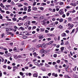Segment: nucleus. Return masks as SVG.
Segmentation results:
<instances>
[{
	"label": "nucleus",
	"instance_id": "nucleus-22",
	"mask_svg": "<svg viewBox=\"0 0 78 78\" xmlns=\"http://www.w3.org/2000/svg\"><path fill=\"white\" fill-rule=\"evenodd\" d=\"M41 70H43V71H45L46 70L45 69V68H42L41 69Z\"/></svg>",
	"mask_w": 78,
	"mask_h": 78
},
{
	"label": "nucleus",
	"instance_id": "nucleus-6",
	"mask_svg": "<svg viewBox=\"0 0 78 78\" xmlns=\"http://www.w3.org/2000/svg\"><path fill=\"white\" fill-rule=\"evenodd\" d=\"M60 8V7L59 6H57L56 7V10L57 11H58L59 10V9Z\"/></svg>",
	"mask_w": 78,
	"mask_h": 78
},
{
	"label": "nucleus",
	"instance_id": "nucleus-56",
	"mask_svg": "<svg viewBox=\"0 0 78 78\" xmlns=\"http://www.w3.org/2000/svg\"><path fill=\"white\" fill-rule=\"evenodd\" d=\"M59 47H60L59 44H58L56 46V47H57V48H59Z\"/></svg>",
	"mask_w": 78,
	"mask_h": 78
},
{
	"label": "nucleus",
	"instance_id": "nucleus-30",
	"mask_svg": "<svg viewBox=\"0 0 78 78\" xmlns=\"http://www.w3.org/2000/svg\"><path fill=\"white\" fill-rule=\"evenodd\" d=\"M5 29H6V31H7V32H8V31H9V28H5Z\"/></svg>",
	"mask_w": 78,
	"mask_h": 78
},
{
	"label": "nucleus",
	"instance_id": "nucleus-15",
	"mask_svg": "<svg viewBox=\"0 0 78 78\" xmlns=\"http://www.w3.org/2000/svg\"><path fill=\"white\" fill-rule=\"evenodd\" d=\"M20 29H21V30H22L23 31V30H25V28L22 27H20Z\"/></svg>",
	"mask_w": 78,
	"mask_h": 78
},
{
	"label": "nucleus",
	"instance_id": "nucleus-40",
	"mask_svg": "<svg viewBox=\"0 0 78 78\" xmlns=\"http://www.w3.org/2000/svg\"><path fill=\"white\" fill-rule=\"evenodd\" d=\"M76 33H77L78 32V28L77 27L76 28Z\"/></svg>",
	"mask_w": 78,
	"mask_h": 78
},
{
	"label": "nucleus",
	"instance_id": "nucleus-33",
	"mask_svg": "<svg viewBox=\"0 0 78 78\" xmlns=\"http://www.w3.org/2000/svg\"><path fill=\"white\" fill-rule=\"evenodd\" d=\"M20 75H21V76H23V73L22 72H20Z\"/></svg>",
	"mask_w": 78,
	"mask_h": 78
},
{
	"label": "nucleus",
	"instance_id": "nucleus-59",
	"mask_svg": "<svg viewBox=\"0 0 78 78\" xmlns=\"http://www.w3.org/2000/svg\"><path fill=\"white\" fill-rule=\"evenodd\" d=\"M36 21H32L31 23H36Z\"/></svg>",
	"mask_w": 78,
	"mask_h": 78
},
{
	"label": "nucleus",
	"instance_id": "nucleus-14",
	"mask_svg": "<svg viewBox=\"0 0 78 78\" xmlns=\"http://www.w3.org/2000/svg\"><path fill=\"white\" fill-rule=\"evenodd\" d=\"M33 76L34 77H37V74L34 73V74Z\"/></svg>",
	"mask_w": 78,
	"mask_h": 78
},
{
	"label": "nucleus",
	"instance_id": "nucleus-20",
	"mask_svg": "<svg viewBox=\"0 0 78 78\" xmlns=\"http://www.w3.org/2000/svg\"><path fill=\"white\" fill-rule=\"evenodd\" d=\"M12 33L11 32H8L6 33V34L8 35V34H12Z\"/></svg>",
	"mask_w": 78,
	"mask_h": 78
},
{
	"label": "nucleus",
	"instance_id": "nucleus-27",
	"mask_svg": "<svg viewBox=\"0 0 78 78\" xmlns=\"http://www.w3.org/2000/svg\"><path fill=\"white\" fill-rule=\"evenodd\" d=\"M23 39H27V38H28V37L27 36H23Z\"/></svg>",
	"mask_w": 78,
	"mask_h": 78
},
{
	"label": "nucleus",
	"instance_id": "nucleus-29",
	"mask_svg": "<svg viewBox=\"0 0 78 78\" xmlns=\"http://www.w3.org/2000/svg\"><path fill=\"white\" fill-rule=\"evenodd\" d=\"M12 20L14 21H16L17 20L16 18H13L12 19Z\"/></svg>",
	"mask_w": 78,
	"mask_h": 78
},
{
	"label": "nucleus",
	"instance_id": "nucleus-11",
	"mask_svg": "<svg viewBox=\"0 0 78 78\" xmlns=\"http://www.w3.org/2000/svg\"><path fill=\"white\" fill-rule=\"evenodd\" d=\"M26 18H27V16H24L22 20H25V19H26Z\"/></svg>",
	"mask_w": 78,
	"mask_h": 78
},
{
	"label": "nucleus",
	"instance_id": "nucleus-25",
	"mask_svg": "<svg viewBox=\"0 0 78 78\" xmlns=\"http://www.w3.org/2000/svg\"><path fill=\"white\" fill-rule=\"evenodd\" d=\"M33 55H34V56L35 58H36V56H37V54H36V52H34L33 53Z\"/></svg>",
	"mask_w": 78,
	"mask_h": 78
},
{
	"label": "nucleus",
	"instance_id": "nucleus-3",
	"mask_svg": "<svg viewBox=\"0 0 78 78\" xmlns=\"http://www.w3.org/2000/svg\"><path fill=\"white\" fill-rule=\"evenodd\" d=\"M61 36L62 37H66V36H67V35H66V33H63L61 34Z\"/></svg>",
	"mask_w": 78,
	"mask_h": 78
},
{
	"label": "nucleus",
	"instance_id": "nucleus-2",
	"mask_svg": "<svg viewBox=\"0 0 78 78\" xmlns=\"http://www.w3.org/2000/svg\"><path fill=\"white\" fill-rule=\"evenodd\" d=\"M70 5L73 6H76V4L75 2L71 3L70 4Z\"/></svg>",
	"mask_w": 78,
	"mask_h": 78
},
{
	"label": "nucleus",
	"instance_id": "nucleus-49",
	"mask_svg": "<svg viewBox=\"0 0 78 78\" xmlns=\"http://www.w3.org/2000/svg\"><path fill=\"white\" fill-rule=\"evenodd\" d=\"M66 33H69V30H66Z\"/></svg>",
	"mask_w": 78,
	"mask_h": 78
},
{
	"label": "nucleus",
	"instance_id": "nucleus-43",
	"mask_svg": "<svg viewBox=\"0 0 78 78\" xmlns=\"http://www.w3.org/2000/svg\"><path fill=\"white\" fill-rule=\"evenodd\" d=\"M14 67V69H15V70H16L17 69H18V68L16 67V66H13Z\"/></svg>",
	"mask_w": 78,
	"mask_h": 78
},
{
	"label": "nucleus",
	"instance_id": "nucleus-39",
	"mask_svg": "<svg viewBox=\"0 0 78 78\" xmlns=\"http://www.w3.org/2000/svg\"><path fill=\"white\" fill-rule=\"evenodd\" d=\"M27 24L28 25H30V21H28L27 22Z\"/></svg>",
	"mask_w": 78,
	"mask_h": 78
},
{
	"label": "nucleus",
	"instance_id": "nucleus-26",
	"mask_svg": "<svg viewBox=\"0 0 78 78\" xmlns=\"http://www.w3.org/2000/svg\"><path fill=\"white\" fill-rule=\"evenodd\" d=\"M40 47H42L41 44H38L37 46V48H40Z\"/></svg>",
	"mask_w": 78,
	"mask_h": 78
},
{
	"label": "nucleus",
	"instance_id": "nucleus-48",
	"mask_svg": "<svg viewBox=\"0 0 78 78\" xmlns=\"http://www.w3.org/2000/svg\"><path fill=\"white\" fill-rule=\"evenodd\" d=\"M69 44V42L66 41V43L65 44V45H68Z\"/></svg>",
	"mask_w": 78,
	"mask_h": 78
},
{
	"label": "nucleus",
	"instance_id": "nucleus-38",
	"mask_svg": "<svg viewBox=\"0 0 78 78\" xmlns=\"http://www.w3.org/2000/svg\"><path fill=\"white\" fill-rule=\"evenodd\" d=\"M75 20H78V17H76V18L74 19Z\"/></svg>",
	"mask_w": 78,
	"mask_h": 78
},
{
	"label": "nucleus",
	"instance_id": "nucleus-42",
	"mask_svg": "<svg viewBox=\"0 0 78 78\" xmlns=\"http://www.w3.org/2000/svg\"><path fill=\"white\" fill-rule=\"evenodd\" d=\"M63 4H64V3H63V2H60L59 4L60 5H63Z\"/></svg>",
	"mask_w": 78,
	"mask_h": 78
},
{
	"label": "nucleus",
	"instance_id": "nucleus-12",
	"mask_svg": "<svg viewBox=\"0 0 78 78\" xmlns=\"http://www.w3.org/2000/svg\"><path fill=\"white\" fill-rule=\"evenodd\" d=\"M45 67H50V66L48 65V64H47V63L45 64Z\"/></svg>",
	"mask_w": 78,
	"mask_h": 78
},
{
	"label": "nucleus",
	"instance_id": "nucleus-57",
	"mask_svg": "<svg viewBox=\"0 0 78 78\" xmlns=\"http://www.w3.org/2000/svg\"><path fill=\"white\" fill-rule=\"evenodd\" d=\"M76 12V11H75V10L73 9L72 11V12L73 13H74V12Z\"/></svg>",
	"mask_w": 78,
	"mask_h": 78
},
{
	"label": "nucleus",
	"instance_id": "nucleus-52",
	"mask_svg": "<svg viewBox=\"0 0 78 78\" xmlns=\"http://www.w3.org/2000/svg\"><path fill=\"white\" fill-rule=\"evenodd\" d=\"M7 2H8V3H11V0H8Z\"/></svg>",
	"mask_w": 78,
	"mask_h": 78
},
{
	"label": "nucleus",
	"instance_id": "nucleus-63",
	"mask_svg": "<svg viewBox=\"0 0 78 78\" xmlns=\"http://www.w3.org/2000/svg\"><path fill=\"white\" fill-rule=\"evenodd\" d=\"M48 44V43L44 45V47H46V46H47V45Z\"/></svg>",
	"mask_w": 78,
	"mask_h": 78
},
{
	"label": "nucleus",
	"instance_id": "nucleus-10",
	"mask_svg": "<svg viewBox=\"0 0 78 78\" xmlns=\"http://www.w3.org/2000/svg\"><path fill=\"white\" fill-rule=\"evenodd\" d=\"M24 33H26V35L27 36H29V35H30V34H28V31H25Z\"/></svg>",
	"mask_w": 78,
	"mask_h": 78
},
{
	"label": "nucleus",
	"instance_id": "nucleus-60",
	"mask_svg": "<svg viewBox=\"0 0 78 78\" xmlns=\"http://www.w3.org/2000/svg\"><path fill=\"white\" fill-rule=\"evenodd\" d=\"M49 10L50 11H51V12H52V10H53L51 8H49Z\"/></svg>",
	"mask_w": 78,
	"mask_h": 78
},
{
	"label": "nucleus",
	"instance_id": "nucleus-54",
	"mask_svg": "<svg viewBox=\"0 0 78 78\" xmlns=\"http://www.w3.org/2000/svg\"><path fill=\"white\" fill-rule=\"evenodd\" d=\"M31 9H28L27 11L28 12H30L31 11Z\"/></svg>",
	"mask_w": 78,
	"mask_h": 78
},
{
	"label": "nucleus",
	"instance_id": "nucleus-18",
	"mask_svg": "<svg viewBox=\"0 0 78 78\" xmlns=\"http://www.w3.org/2000/svg\"><path fill=\"white\" fill-rule=\"evenodd\" d=\"M23 23H19L18 24V25L19 26H21V25H23Z\"/></svg>",
	"mask_w": 78,
	"mask_h": 78
},
{
	"label": "nucleus",
	"instance_id": "nucleus-50",
	"mask_svg": "<svg viewBox=\"0 0 78 78\" xmlns=\"http://www.w3.org/2000/svg\"><path fill=\"white\" fill-rule=\"evenodd\" d=\"M61 50H63L64 49V47H62L61 48H60Z\"/></svg>",
	"mask_w": 78,
	"mask_h": 78
},
{
	"label": "nucleus",
	"instance_id": "nucleus-51",
	"mask_svg": "<svg viewBox=\"0 0 78 78\" xmlns=\"http://www.w3.org/2000/svg\"><path fill=\"white\" fill-rule=\"evenodd\" d=\"M8 69L10 70V69H11V67H10V66H8Z\"/></svg>",
	"mask_w": 78,
	"mask_h": 78
},
{
	"label": "nucleus",
	"instance_id": "nucleus-34",
	"mask_svg": "<svg viewBox=\"0 0 78 78\" xmlns=\"http://www.w3.org/2000/svg\"><path fill=\"white\" fill-rule=\"evenodd\" d=\"M61 62V60H57V63H58V64H59V63H60V62Z\"/></svg>",
	"mask_w": 78,
	"mask_h": 78
},
{
	"label": "nucleus",
	"instance_id": "nucleus-4",
	"mask_svg": "<svg viewBox=\"0 0 78 78\" xmlns=\"http://www.w3.org/2000/svg\"><path fill=\"white\" fill-rule=\"evenodd\" d=\"M59 14H60L61 15H62V14H64V12H62V9H61L60 10L59 12Z\"/></svg>",
	"mask_w": 78,
	"mask_h": 78
},
{
	"label": "nucleus",
	"instance_id": "nucleus-1",
	"mask_svg": "<svg viewBox=\"0 0 78 78\" xmlns=\"http://www.w3.org/2000/svg\"><path fill=\"white\" fill-rule=\"evenodd\" d=\"M60 30H62L63 29V26L60 25L59 26L57 27Z\"/></svg>",
	"mask_w": 78,
	"mask_h": 78
},
{
	"label": "nucleus",
	"instance_id": "nucleus-53",
	"mask_svg": "<svg viewBox=\"0 0 78 78\" xmlns=\"http://www.w3.org/2000/svg\"><path fill=\"white\" fill-rule=\"evenodd\" d=\"M19 19V20H21L22 21H23V20H22V19H23V18H21V17H20V18H19V19Z\"/></svg>",
	"mask_w": 78,
	"mask_h": 78
},
{
	"label": "nucleus",
	"instance_id": "nucleus-58",
	"mask_svg": "<svg viewBox=\"0 0 78 78\" xmlns=\"http://www.w3.org/2000/svg\"><path fill=\"white\" fill-rule=\"evenodd\" d=\"M40 19H44V16H41L40 17Z\"/></svg>",
	"mask_w": 78,
	"mask_h": 78
},
{
	"label": "nucleus",
	"instance_id": "nucleus-35",
	"mask_svg": "<svg viewBox=\"0 0 78 78\" xmlns=\"http://www.w3.org/2000/svg\"><path fill=\"white\" fill-rule=\"evenodd\" d=\"M46 4L45 3H42L41 4V5L42 6H45V5H46Z\"/></svg>",
	"mask_w": 78,
	"mask_h": 78
},
{
	"label": "nucleus",
	"instance_id": "nucleus-9",
	"mask_svg": "<svg viewBox=\"0 0 78 78\" xmlns=\"http://www.w3.org/2000/svg\"><path fill=\"white\" fill-rule=\"evenodd\" d=\"M13 51H15V52H17L18 50H17V49L16 48V47H15V48H14L13 49Z\"/></svg>",
	"mask_w": 78,
	"mask_h": 78
},
{
	"label": "nucleus",
	"instance_id": "nucleus-24",
	"mask_svg": "<svg viewBox=\"0 0 78 78\" xmlns=\"http://www.w3.org/2000/svg\"><path fill=\"white\" fill-rule=\"evenodd\" d=\"M68 19L69 22H70L72 20V18L71 17L69 18Z\"/></svg>",
	"mask_w": 78,
	"mask_h": 78
},
{
	"label": "nucleus",
	"instance_id": "nucleus-23",
	"mask_svg": "<svg viewBox=\"0 0 78 78\" xmlns=\"http://www.w3.org/2000/svg\"><path fill=\"white\" fill-rule=\"evenodd\" d=\"M53 43V41H51L48 43V45H50V44Z\"/></svg>",
	"mask_w": 78,
	"mask_h": 78
},
{
	"label": "nucleus",
	"instance_id": "nucleus-45",
	"mask_svg": "<svg viewBox=\"0 0 78 78\" xmlns=\"http://www.w3.org/2000/svg\"><path fill=\"white\" fill-rule=\"evenodd\" d=\"M68 76V75H65L64 77L65 78H67V77Z\"/></svg>",
	"mask_w": 78,
	"mask_h": 78
},
{
	"label": "nucleus",
	"instance_id": "nucleus-5",
	"mask_svg": "<svg viewBox=\"0 0 78 78\" xmlns=\"http://www.w3.org/2000/svg\"><path fill=\"white\" fill-rule=\"evenodd\" d=\"M44 38V36L42 35H40L39 36V39H43Z\"/></svg>",
	"mask_w": 78,
	"mask_h": 78
},
{
	"label": "nucleus",
	"instance_id": "nucleus-62",
	"mask_svg": "<svg viewBox=\"0 0 78 78\" xmlns=\"http://www.w3.org/2000/svg\"><path fill=\"white\" fill-rule=\"evenodd\" d=\"M24 69H28V67L26 66L24 67Z\"/></svg>",
	"mask_w": 78,
	"mask_h": 78
},
{
	"label": "nucleus",
	"instance_id": "nucleus-64",
	"mask_svg": "<svg viewBox=\"0 0 78 78\" xmlns=\"http://www.w3.org/2000/svg\"><path fill=\"white\" fill-rule=\"evenodd\" d=\"M47 39L48 41H50L51 40V38H47Z\"/></svg>",
	"mask_w": 78,
	"mask_h": 78
},
{
	"label": "nucleus",
	"instance_id": "nucleus-21",
	"mask_svg": "<svg viewBox=\"0 0 78 78\" xmlns=\"http://www.w3.org/2000/svg\"><path fill=\"white\" fill-rule=\"evenodd\" d=\"M44 30H45L44 28H41L40 29L41 31H44Z\"/></svg>",
	"mask_w": 78,
	"mask_h": 78
},
{
	"label": "nucleus",
	"instance_id": "nucleus-19",
	"mask_svg": "<svg viewBox=\"0 0 78 78\" xmlns=\"http://www.w3.org/2000/svg\"><path fill=\"white\" fill-rule=\"evenodd\" d=\"M0 58H1V59H2V62H4V59L3 58V57H2L1 56L0 57Z\"/></svg>",
	"mask_w": 78,
	"mask_h": 78
},
{
	"label": "nucleus",
	"instance_id": "nucleus-44",
	"mask_svg": "<svg viewBox=\"0 0 78 78\" xmlns=\"http://www.w3.org/2000/svg\"><path fill=\"white\" fill-rule=\"evenodd\" d=\"M56 63L55 62H53L52 63V65H53V66H54L55 65V64H56Z\"/></svg>",
	"mask_w": 78,
	"mask_h": 78
},
{
	"label": "nucleus",
	"instance_id": "nucleus-47",
	"mask_svg": "<svg viewBox=\"0 0 78 78\" xmlns=\"http://www.w3.org/2000/svg\"><path fill=\"white\" fill-rule=\"evenodd\" d=\"M69 67V65H67L66 66L65 68L66 69H68Z\"/></svg>",
	"mask_w": 78,
	"mask_h": 78
},
{
	"label": "nucleus",
	"instance_id": "nucleus-37",
	"mask_svg": "<svg viewBox=\"0 0 78 78\" xmlns=\"http://www.w3.org/2000/svg\"><path fill=\"white\" fill-rule=\"evenodd\" d=\"M1 36H2L1 37H2V38H3V36H5V34H2L1 35Z\"/></svg>",
	"mask_w": 78,
	"mask_h": 78
},
{
	"label": "nucleus",
	"instance_id": "nucleus-17",
	"mask_svg": "<svg viewBox=\"0 0 78 78\" xmlns=\"http://www.w3.org/2000/svg\"><path fill=\"white\" fill-rule=\"evenodd\" d=\"M73 26H74V25H73V24H72L70 26V27H69V28H70V29H71V28H72Z\"/></svg>",
	"mask_w": 78,
	"mask_h": 78
},
{
	"label": "nucleus",
	"instance_id": "nucleus-55",
	"mask_svg": "<svg viewBox=\"0 0 78 78\" xmlns=\"http://www.w3.org/2000/svg\"><path fill=\"white\" fill-rule=\"evenodd\" d=\"M7 67L6 65H4L3 66V67L4 68V69L6 68Z\"/></svg>",
	"mask_w": 78,
	"mask_h": 78
},
{
	"label": "nucleus",
	"instance_id": "nucleus-32",
	"mask_svg": "<svg viewBox=\"0 0 78 78\" xmlns=\"http://www.w3.org/2000/svg\"><path fill=\"white\" fill-rule=\"evenodd\" d=\"M63 22V19H61L59 20V22Z\"/></svg>",
	"mask_w": 78,
	"mask_h": 78
},
{
	"label": "nucleus",
	"instance_id": "nucleus-7",
	"mask_svg": "<svg viewBox=\"0 0 78 78\" xmlns=\"http://www.w3.org/2000/svg\"><path fill=\"white\" fill-rule=\"evenodd\" d=\"M0 6L1 7H2L3 9H4V8H5V5H3V4L2 3H1Z\"/></svg>",
	"mask_w": 78,
	"mask_h": 78
},
{
	"label": "nucleus",
	"instance_id": "nucleus-16",
	"mask_svg": "<svg viewBox=\"0 0 78 78\" xmlns=\"http://www.w3.org/2000/svg\"><path fill=\"white\" fill-rule=\"evenodd\" d=\"M23 7L24 8V10L26 11L27 10V7L24 6Z\"/></svg>",
	"mask_w": 78,
	"mask_h": 78
},
{
	"label": "nucleus",
	"instance_id": "nucleus-61",
	"mask_svg": "<svg viewBox=\"0 0 78 78\" xmlns=\"http://www.w3.org/2000/svg\"><path fill=\"white\" fill-rule=\"evenodd\" d=\"M64 42H62L61 44L60 45H64Z\"/></svg>",
	"mask_w": 78,
	"mask_h": 78
},
{
	"label": "nucleus",
	"instance_id": "nucleus-8",
	"mask_svg": "<svg viewBox=\"0 0 78 78\" xmlns=\"http://www.w3.org/2000/svg\"><path fill=\"white\" fill-rule=\"evenodd\" d=\"M48 36H54V34H47Z\"/></svg>",
	"mask_w": 78,
	"mask_h": 78
},
{
	"label": "nucleus",
	"instance_id": "nucleus-41",
	"mask_svg": "<svg viewBox=\"0 0 78 78\" xmlns=\"http://www.w3.org/2000/svg\"><path fill=\"white\" fill-rule=\"evenodd\" d=\"M55 68L56 69H58V65H55Z\"/></svg>",
	"mask_w": 78,
	"mask_h": 78
},
{
	"label": "nucleus",
	"instance_id": "nucleus-28",
	"mask_svg": "<svg viewBox=\"0 0 78 78\" xmlns=\"http://www.w3.org/2000/svg\"><path fill=\"white\" fill-rule=\"evenodd\" d=\"M75 29H73L72 30V31L71 32V33H70V34H72L73 33H74V32H75Z\"/></svg>",
	"mask_w": 78,
	"mask_h": 78
},
{
	"label": "nucleus",
	"instance_id": "nucleus-36",
	"mask_svg": "<svg viewBox=\"0 0 78 78\" xmlns=\"http://www.w3.org/2000/svg\"><path fill=\"white\" fill-rule=\"evenodd\" d=\"M2 76V71L0 70V77H1Z\"/></svg>",
	"mask_w": 78,
	"mask_h": 78
},
{
	"label": "nucleus",
	"instance_id": "nucleus-13",
	"mask_svg": "<svg viewBox=\"0 0 78 78\" xmlns=\"http://www.w3.org/2000/svg\"><path fill=\"white\" fill-rule=\"evenodd\" d=\"M33 10H34L35 11H36L37 9L36 7H33L32 8Z\"/></svg>",
	"mask_w": 78,
	"mask_h": 78
},
{
	"label": "nucleus",
	"instance_id": "nucleus-46",
	"mask_svg": "<svg viewBox=\"0 0 78 78\" xmlns=\"http://www.w3.org/2000/svg\"><path fill=\"white\" fill-rule=\"evenodd\" d=\"M5 10H8V7L7 6L5 7Z\"/></svg>",
	"mask_w": 78,
	"mask_h": 78
},
{
	"label": "nucleus",
	"instance_id": "nucleus-31",
	"mask_svg": "<svg viewBox=\"0 0 78 78\" xmlns=\"http://www.w3.org/2000/svg\"><path fill=\"white\" fill-rule=\"evenodd\" d=\"M76 66H75L73 69V71H76Z\"/></svg>",
	"mask_w": 78,
	"mask_h": 78
}]
</instances>
